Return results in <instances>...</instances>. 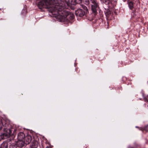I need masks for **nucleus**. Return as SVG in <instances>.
Instances as JSON below:
<instances>
[{"label":"nucleus","mask_w":148,"mask_h":148,"mask_svg":"<svg viewBox=\"0 0 148 148\" xmlns=\"http://www.w3.org/2000/svg\"><path fill=\"white\" fill-rule=\"evenodd\" d=\"M91 6L93 12L95 13L97 12V8L98 7L97 4L95 0H90V4Z\"/></svg>","instance_id":"2"},{"label":"nucleus","mask_w":148,"mask_h":148,"mask_svg":"<svg viewBox=\"0 0 148 148\" xmlns=\"http://www.w3.org/2000/svg\"><path fill=\"white\" fill-rule=\"evenodd\" d=\"M38 142L36 140H34L31 145V148H37L38 146Z\"/></svg>","instance_id":"6"},{"label":"nucleus","mask_w":148,"mask_h":148,"mask_svg":"<svg viewBox=\"0 0 148 148\" xmlns=\"http://www.w3.org/2000/svg\"><path fill=\"white\" fill-rule=\"evenodd\" d=\"M25 144L24 140H18L16 142V145L20 147L23 146Z\"/></svg>","instance_id":"7"},{"label":"nucleus","mask_w":148,"mask_h":148,"mask_svg":"<svg viewBox=\"0 0 148 148\" xmlns=\"http://www.w3.org/2000/svg\"><path fill=\"white\" fill-rule=\"evenodd\" d=\"M5 135V134H0V140L4 138V136Z\"/></svg>","instance_id":"11"},{"label":"nucleus","mask_w":148,"mask_h":148,"mask_svg":"<svg viewBox=\"0 0 148 148\" xmlns=\"http://www.w3.org/2000/svg\"><path fill=\"white\" fill-rule=\"evenodd\" d=\"M76 2L75 0H68L67 2V4L68 6L70 5H75L76 4Z\"/></svg>","instance_id":"8"},{"label":"nucleus","mask_w":148,"mask_h":148,"mask_svg":"<svg viewBox=\"0 0 148 148\" xmlns=\"http://www.w3.org/2000/svg\"><path fill=\"white\" fill-rule=\"evenodd\" d=\"M32 139V138L31 136L29 135L25 137L24 140L25 144H29L31 142Z\"/></svg>","instance_id":"3"},{"label":"nucleus","mask_w":148,"mask_h":148,"mask_svg":"<svg viewBox=\"0 0 148 148\" xmlns=\"http://www.w3.org/2000/svg\"><path fill=\"white\" fill-rule=\"evenodd\" d=\"M80 1H82V0H79Z\"/></svg>","instance_id":"18"},{"label":"nucleus","mask_w":148,"mask_h":148,"mask_svg":"<svg viewBox=\"0 0 148 148\" xmlns=\"http://www.w3.org/2000/svg\"><path fill=\"white\" fill-rule=\"evenodd\" d=\"M128 5L130 8L131 10H132L133 8V4L131 1H130L128 3Z\"/></svg>","instance_id":"10"},{"label":"nucleus","mask_w":148,"mask_h":148,"mask_svg":"<svg viewBox=\"0 0 148 148\" xmlns=\"http://www.w3.org/2000/svg\"><path fill=\"white\" fill-rule=\"evenodd\" d=\"M8 144L6 142H4L0 146V148H8Z\"/></svg>","instance_id":"9"},{"label":"nucleus","mask_w":148,"mask_h":148,"mask_svg":"<svg viewBox=\"0 0 148 148\" xmlns=\"http://www.w3.org/2000/svg\"><path fill=\"white\" fill-rule=\"evenodd\" d=\"M25 134L23 132H20L18 135V140H24L25 137Z\"/></svg>","instance_id":"5"},{"label":"nucleus","mask_w":148,"mask_h":148,"mask_svg":"<svg viewBox=\"0 0 148 148\" xmlns=\"http://www.w3.org/2000/svg\"><path fill=\"white\" fill-rule=\"evenodd\" d=\"M11 146H10V148H11Z\"/></svg>","instance_id":"17"},{"label":"nucleus","mask_w":148,"mask_h":148,"mask_svg":"<svg viewBox=\"0 0 148 148\" xmlns=\"http://www.w3.org/2000/svg\"><path fill=\"white\" fill-rule=\"evenodd\" d=\"M2 128V127L1 126V125L0 124V130H1Z\"/></svg>","instance_id":"14"},{"label":"nucleus","mask_w":148,"mask_h":148,"mask_svg":"<svg viewBox=\"0 0 148 148\" xmlns=\"http://www.w3.org/2000/svg\"><path fill=\"white\" fill-rule=\"evenodd\" d=\"M83 8H84V10H86L87 9V8H86V6H84V7H83Z\"/></svg>","instance_id":"13"},{"label":"nucleus","mask_w":148,"mask_h":148,"mask_svg":"<svg viewBox=\"0 0 148 148\" xmlns=\"http://www.w3.org/2000/svg\"><path fill=\"white\" fill-rule=\"evenodd\" d=\"M46 148H51L50 147H46Z\"/></svg>","instance_id":"15"},{"label":"nucleus","mask_w":148,"mask_h":148,"mask_svg":"<svg viewBox=\"0 0 148 148\" xmlns=\"http://www.w3.org/2000/svg\"><path fill=\"white\" fill-rule=\"evenodd\" d=\"M85 3L86 5H88L90 3V0H85Z\"/></svg>","instance_id":"12"},{"label":"nucleus","mask_w":148,"mask_h":148,"mask_svg":"<svg viewBox=\"0 0 148 148\" xmlns=\"http://www.w3.org/2000/svg\"><path fill=\"white\" fill-rule=\"evenodd\" d=\"M76 14L80 17H82L84 15L85 12L82 10L79 9L76 11Z\"/></svg>","instance_id":"4"},{"label":"nucleus","mask_w":148,"mask_h":148,"mask_svg":"<svg viewBox=\"0 0 148 148\" xmlns=\"http://www.w3.org/2000/svg\"><path fill=\"white\" fill-rule=\"evenodd\" d=\"M108 13H106V15H108Z\"/></svg>","instance_id":"16"},{"label":"nucleus","mask_w":148,"mask_h":148,"mask_svg":"<svg viewBox=\"0 0 148 148\" xmlns=\"http://www.w3.org/2000/svg\"><path fill=\"white\" fill-rule=\"evenodd\" d=\"M58 0H41L38 3L40 9L43 8H49V11L59 21L64 22L72 20L74 15L66 11L64 7L59 4Z\"/></svg>","instance_id":"1"}]
</instances>
